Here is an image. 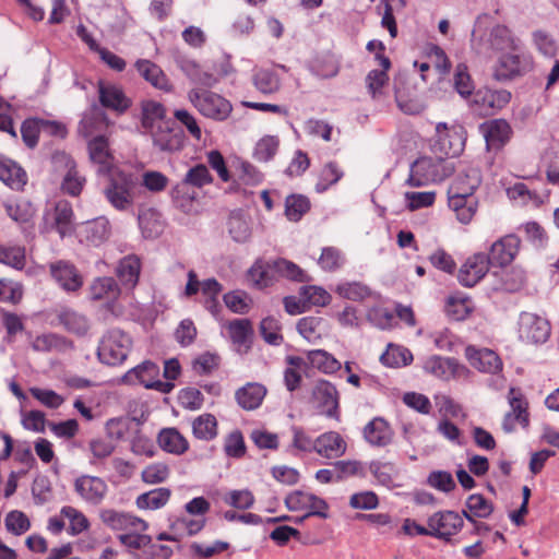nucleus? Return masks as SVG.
I'll list each match as a JSON object with an SVG mask.
<instances>
[{
	"label": "nucleus",
	"mask_w": 559,
	"mask_h": 559,
	"mask_svg": "<svg viewBox=\"0 0 559 559\" xmlns=\"http://www.w3.org/2000/svg\"><path fill=\"white\" fill-rule=\"evenodd\" d=\"M480 173L471 168L460 173L448 189V204L462 224H469L477 212L478 199L475 191L480 186Z\"/></svg>",
	"instance_id": "1"
},
{
	"label": "nucleus",
	"mask_w": 559,
	"mask_h": 559,
	"mask_svg": "<svg viewBox=\"0 0 559 559\" xmlns=\"http://www.w3.org/2000/svg\"><path fill=\"white\" fill-rule=\"evenodd\" d=\"M105 176L107 180L103 188V194L106 201L119 212L131 211L136 198V177L119 168Z\"/></svg>",
	"instance_id": "2"
},
{
	"label": "nucleus",
	"mask_w": 559,
	"mask_h": 559,
	"mask_svg": "<svg viewBox=\"0 0 559 559\" xmlns=\"http://www.w3.org/2000/svg\"><path fill=\"white\" fill-rule=\"evenodd\" d=\"M454 171L452 163L440 157L424 156L416 159L411 166L407 183L413 187L426 186L429 182H439Z\"/></svg>",
	"instance_id": "3"
},
{
	"label": "nucleus",
	"mask_w": 559,
	"mask_h": 559,
	"mask_svg": "<svg viewBox=\"0 0 559 559\" xmlns=\"http://www.w3.org/2000/svg\"><path fill=\"white\" fill-rule=\"evenodd\" d=\"M132 348V338L118 328L109 329L102 336L97 357L107 366H119L124 362Z\"/></svg>",
	"instance_id": "4"
},
{
	"label": "nucleus",
	"mask_w": 559,
	"mask_h": 559,
	"mask_svg": "<svg viewBox=\"0 0 559 559\" xmlns=\"http://www.w3.org/2000/svg\"><path fill=\"white\" fill-rule=\"evenodd\" d=\"M188 98L202 116L215 121H225L233 111L228 99L206 88H192Z\"/></svg>",
	"instance_id": "5"
},
{
	"label": "nucleus",
	"mask_w": 559,
	"mask_h": 559,
	"mask_svg": "<svg viewBox=\"0 0 559 559\" xmlns=\"http://www.w3.org/2000/svg\"><path fill=\"white\" fill-rule=\"evenodd\" d=\"M148 133L152 136L154 147L159 152L175 153L181 151L185 146V132L171 119L157 124L155 130Z\"/></svg>",
	"instance_id": "6"
},
{
	"label": "nucleus",
	"mask_w": 559,
	"mask_h": 559,
	"mask_svg": "<svg viewBox=\"0 0 559 559\" xmlns=\"http://www.w3.org/2000/svg\"><path fill=\"white\" fill-rule=\"evenodd\" d=\"M312 401L320 414L340 420V395L333 383L319 380L312 389Z\"/></svg>",
	"instance_id": "7"
},
{
	"label": "nucleus",
	"mask_w": 559,
	"mask_h": 559,
	"mask_svg": "<svg viewBox=\"0 0 559 559\" xmlns=\"http://www.w3.org/2000/svg\"><path fill=\"white\" fill-rule=\"evenodd\" d=\"M430 536L445 542L456 535L463 527V518L455 511H437L428 518Z\"/></svg>",
	"instance_id": "8"
},
{
	"label": "nucleus",
	"mask_w": 559,
	"mask_h": 559,
	"mask_svg": "<svg viewBox=\"0 0 559 559\" xmlns=\"http://www.w3.org/2000/svg\"><path fill=\"white\" fill-rule=\"evenodd\" d=\"M550 335L549 322L532 312H521L519 318V336L528 344L545 343Z\"/></svg>",
	"instance_id": "9"
},
{
	"label": "nucleus",
	"mask_w": 559,
	"mask_h": 559,
	"mask_svg": "<svg viewBox=\"0 0 559 559\" xmlns=\"http://www.w3.org/2000/svg\"><path fill=\"white\" fill-rule=\"evenodd\" d=\"M533 67L532 57L527 53L514 51L504 53L499 58L498 66L495 71V78L498 81L511 80L515 76L523 75Z\"/></svg>",
	"instance_id": "10"
},
{
	"label": "nucleus",
	"mask_w": 559,
	"mask_h": 559,
	"mask_svg": "<svg viewBox=\"0 0 559 559\" xmlns=\"http://www.w3.org/2000/svg\"><path fill=\"white\" fill-rule=\"evenodd\" d=\"M73 487L84 502L94 507L99 506L108 492V485L103 478L85 474L75 478Z\"/></svg>",
	"instance_id": "11"
},
{
	"label": "nucleus",
	"mask_w": 559,
	"mask_h": 559,
	"mask_svg": "<svg viewBox=\"0 0 559 559\" xmlns=\"http://www.w3.org/2000/svg\"><path fill=\"white\" fill-rule=\"evenodd\" d=\"M511 100V93L507 90L480 88L474 93L471 104L479 115H491L495 110L504 108Z\"/></svg>",
	"instance_id": "12"
},
{
	"label": "nucleus",
	"mask_w": 559,
	"mask_h": 559,
	"mask_svg": "<svg viewBox=\"0 0 559 559\" xmlns=\"http://www.w3.org/2000/svg\"><path fill=\"white\" fill-rule=\"evenodd\" d=\"M520 242V238L513 234L495 241L486 254L489 266L503 267L510 264L519 251Z\"/></svg>",
	"instance_id": "13"
},
{
	"label": "nucleus",
	"mask_w": 559,
	"mask_h": 559,
	"mask_svg": "<svg viewBox=\"0 0 559 559\" xmlns=\"http://www.w3.org/2000/svg\"><path fill=\"white\" fill-rule=\"evenodd\" d=\"M52 278L66 292H78L83 286V276L76 266L67 260H58L49 264Z\"/></svg>",
	"instance_id": "14"
},
{
	"label": "nucleus",
	"mask_w": 559,
	"mask_h": 559,
	"mask_svg": "<svg viewBox=\"0 0 559 559\" xmlns=\"http://www.w3.org/2000/svg\"><path fill=\"white\" fill-rule=\"evenodd\" d=\"M489 271L486 253L477 252L460 267L457 280L465 287L475 286Z\"/></svg>",
	"instance_id": "15"
},
{
	"label": "nucleus",
	"mask_w": 559,
	"mask_h": 559,
	"mask_svg": "<svg viewBox=\"0 0 559 559\" xmlns=\"http://www.w3.org/2000/svg\"><path fill=\"white\" fill-rule=\"evenodd\" d=\"M465 357L471 366L480 372L495 374L502 369L500 357L489 348H477L468 345L465 348Z\"/></svg>",
	"instance_id": "16"
},
{
	"label": "nucleus",
	"mask_w": 559,
	"mask_h": 559,
	"mask_svg": "<svg viewBox=\"0 0 559 559\" xmlns=\"http://www.w3.org/2000/svg\"><path fill=\"white\" fill-rule=\"evenodd\" d=\"M91 160L97 165V174L106 175L118 169L114 165V156L109 151V143L105 135H97L88 142Z\"/></svg>",
	"instance_id": "17"
},
{
	"label": "nucleus",
	"mask_w": 559,
	"mask_h": 559,
	"mask_svg": "<svg viewBox=\"0 0 559 559\" xmlns=\"http://www.w3.org/2000/svg\"><path fill=\"white\" fill-rule=\"evenodd\" d=\"M480 131L489 148L500 150L510 140L512 128L504 119H493L480 124Z\"/></svg>",
	"instance_id": "18"
},
{
	"label": "nucleus",
	"mask_w": 559,
	"mask_h": 559,
	"mask_svg": "<svg viewBox=\"0 0 559 559\" xmlns=\"http://www.w3.org/2000/svg\"><path fill=\"white\" fill-rule=\"evenodd\" d=\"M425 370L443 380L461 377L467 371L457 359L441 356L428 358L425 362Z\"/></svg>",
	"instance_id": "19"
},
{
	"label": "nucleus",
	"mask_w": 559,
	"mask_h": 559,
	"mask_svg": "<svg viewBox=\"0 0 559 559\" xmlns=\"http://www.w3.org/2000/svg\"><path fill=\"white\" fill-rule=\"evenodd\" d=\"M347 444L336 431H328L316 439V452L325 459H337L345 454Z\"/></svg>",
	"instance_id": "20"
},
{
	"label": "nucleus",
	"mask_w": 559,
	"mask_h": 559,
	"mask_svg": "<svg viewBox=\"0 0 559 559\" xmlns=\"http://www.w3.org/2000/svg\"><path fill=\"white\" fill-rule=\"evenodd\" d=\"M141 267L140 258L135 254H129L119 261L116 275L124 287L133 289L138 285Z\"/></svg>",
	"instance_id": "21"
},
{
	"label": "nucleus",
	"mask_w": 559,
	"mask_h": 559,
	"mask_svg": "<svg viewBox=\"0 0 559 559\" xmlns=\"http://www.w3.org/2000/svg\"><path fill=\"white\" fill-rule=\"evenodd\" d=\"M0 180L13 190H22L27 182L25 170L14 160L0 155Z\"/></svg>",
	"instance_id": "22"
},
{
	"label": "nucleus",
	"mask_w": 559,
	"mask_h": 559,
	"mask_svg": "<svg viewBox=\"0 0 559 559\" xmlns=\"http://www.w3.org/2000/svg\"><path fill=\"white\" fill-rule=\"evenodd\" d=\"M265 395V386L257 382H249L235 393L238 405L246 411L257 409L262 404Z\"/></svg>",
	"instance_id": "23"
},
{
	"label": "nucleus",
	"mask_w": 559,
	"mask_h": 559,
	"mask_svg": "<svg viewBox=\"0 0 559 559\" xmlns=\"http://www.w3.org/2000/svg\"><path fill=\"white\" fill-rule=\"evenodd\" d=\"M167 110L162 103L153 99H144L141 102V127L146 133L155 130L156 123L167 121Z\"/></svg>",
	"instance_id": "24"
},
{
	"label": "nucleus",
	"mask_w": 559,
	"mask_h": 559,
	"mask_svg": "<svg viewBox=\"0 0 559 559\" xmlns=\"http://www.w3.org/2000/svg\"><path fill=\"white\" fill-rule=\"evenodd\" d=\"M364 437L371 445L385 447L391 443L393 432L386 420L376 417L365 426Z\"/></svg>",
	"instance_id": "25"
},
{
	"label": "nucleus",
	"mask_w": 559,
	"mask_h": 559,
	"mask_svg": "<svg viewBox=\"0 0 559 559\" xmlns=\"http://www.w3.org/2000/svg\"><path fill=\"white\" fill-rule=\"evenodd\" d=\"M99 102L103 107L118 112H124L131 105L130 99L121 88L115 85H99Z\"/></svg>",
	"instance_id": "26"
},
{
	"label": "nucleus",
	"mask_w": 559,
	"mask_h": 559,
	"mask_svg": "<svg viewBox=\"0 0 559 559\" xmlns=\"http://www.w3.org/2000/svg\"><path fill=\"white\" fill-rule=\"evenodd\" d=\"M138 224L144 238L155 239L164 231L162 214L155 209H145L138 215Z\"/></svg>",
	"instance_id": "27"
},
{
	"label": "nucleus",
	"mask_w": 559,
	"mask_h": 559,
	"mask_svg": "<svg viewBox=\"0 0 559 559\" xmlns=\"http://www.w3.org/2000/svg\"><path fill=\"white\" fill-rule=\"evenodd\" d=\"M57 319L68 332L76 334L78 336H84L88 332V320L83 314L70 308L61 307L57 310Z\"/></svg>",
	"instance_id": "28"
},
{
	"label": "nucleus",
	"mask_w": 559,
	"mask_h": 559,
	"mask_svg": "<svg viewBox=\"0 0 559 559\" xmlns=\"http://www.w3.org/2000/svg\"><path fill=\"white\" fill-rule=\"evenodd\" d=\"M140 75L155 88L170 91L171 84L163 70L150 60H138L135 63Z\"/></svg>",
	"instance_id": "29"
},
{
	"label": "nucleus",
	"mask_w": 559,
	"mask_h": 559,
	"mask_svg": "<svg viewBox=\"0 0 559 559\" xmlns=\"http://www.w3.org/2000/svg\"><path fill=\"white\" fill-rule=\"evenodd\" d=\"M159 447L173 454H183L189 449L188 440L176 428H164L157 437Z\"/></svg>",
	"instance_id": "30"
},
{
	"label": "nucleus",
	"mask_w": 559,
	"mask_h": 559,
	"mask_svg": "<svg viewBox=\"0 0 559 559\" xmlns=\"http://www.w3.org/2000/svg\"><path fill=\"white\" fill-rule=\"evenodd\" d=\"M73 209L68 201L61 200L56 203L53 211V225L62 238L73 231Z\"/></svg>",
	"instance_id": "31"
},
{
	"label": "nucleus",
	"mask_w": 559,
	"mask_h": 559,
	"mask_svg": "<svg viewBox=\"0 0 559 559\" xmlns=\"http://www.w3.org/2000/svg\"><path fill=\"white\" fill-rule=\"evenodd\" d=\"M227 229L236 242L243 243L251 237V227L248 217L241 211L230 213Z\"/></svg>",
	"instance_id": "32"
},
{
	"label": "nucleus",
	"mask_w": 559,
	"mask_h": 559,
	"mask_svg": "<svg viewBox=\"0 0 559 559\" xmlns=\"http://www.w3.org/2000/svg\"><path fill=\"white\" fill-rule=\"evenodd\" d=\"M307 359L312 368L326 374L335 373L342 368L341 362L324 349L309 350L307 353Z\"/></svg>",
	"instance_id": "33"
},
{
	"label": "nucleus",
	"mask_w": 559,
	"mask_h": 559,
	"mask_svg": "<svg viewBox=\"0 0 559 559\" xmlns=\"http://www.w3.org/2000/svg\"><path fill=\"white\" fill-rule=\"evenodd\" d=\"M489 43L495 50H520L519 40L513 37L512 32L504 25H496L492 27Z\"/></svg>",
	"instance_id": "34"
},
{
	"label": "nucleus",
	"mask_w": 559,
	"mask_h": 559,
	"mask_svg": "<svg viewBox=\"0 0 559 559\" xmlns=\"http://www.w3.org/2000/svg\"><path fill=\"white\" fill-rule=\"evenodd\" d=\"M472 300L468 297L450 296L444 305L447 317L454 321H463L473 312Z\"/></svg>",
	"instance_id": "35"
},
{
	"label": "nucleus",
	"mask_w": 559,
	"mask_h": 559,
	"mask_svg": "<svg viewBox=\"0 0 559 559\" xmlns=\"http://www.w3.org/2000/svg\"><path fill=\"white\" fill-rule=\"evenodd\" d=\"M170 496L171 491L169 488L159 487L141 493L135 502L139 509L157 510L168 502Z\"/></svg>",
	"instance_id": "36"
},
{
	"label": "nucleus",
	"mask_w": 559,
	"mask_h": 559,
	"mask_svg": "<svg viewBox=\"0 0 559 559\" xmlns=\"http://www.w3.org/2000/svg\"><path fill=\"white\" fill-rule=\"evenodd\" d=\"M159 374V367L150 360H145L142 364L138 365L136 367L129 370L123 379L127 382H133L132 378L134 377L138 379L139 383L144 385L146 388V384H151V382L154 381V379L158 378Z\"/></svg>",
	"instance_id": "37"
},
{
	"label": "nucleus",
	"mask_w": 559,
	"mask_h": 559,
	"mask_svg": "<svg viewBox=\"0 0 559 559\" xmlns=\"http://www.w3.org/2000/svg\"><path fill=\"white\" fill-rule=\"evenodd\" d=\"M119 294L120 289L112 277H99L91 286V295L94 300H115Z\"/></svg>",
	"instance_id": "38"
},
{
	"label": "nucleus",
	"mask_w": 559,
	"mask_h": 559,
	"mask_svg": "<svg viewBox=\"0 0 559 559\" xmlns=\"http://www.w3.org/2000/svg\"><path fill=\"white\" fill-rule=\"evenodd\" d=\"M192 432L197 439L212 440L217 435V420L212 414H203L192 423Z\"/></svg>",
	"instance_id": "39"
},
{
	"label": "nucleus",
	"mask_w": 559,
	"mask_h": 559,
	"mask_svg": "<svg viewBox=\"0 0 559 559\" xmlns=\"http://www.w3.org/2000/svg\"><path fill=\"white\" fill-rule=\"evenodd\" d=\"M68 345H71L64 336L56 333L41 334L35 337L32 342V348L35 352L48 353L51 350H61Z\"/></svg>",
	"instance_id": "40"
},
{
	"label": "nucleus",
	"mask_w": 559,
	"mask_h": 559,
	"mask_svg": "<svg viewBox=\"0 0 559 559\" xmlns=\"http://www.w3.org/2000/svg\"><path fill=\"white\" fill-rule=\"evenodd\" d=\"M310 210V201L302 194H290L285 200V215L292 222H298Z\"/></svg>",
	"instance_id": "41"
},
{
	"label": "nucleus",
	"mask_w": 559,
	"mask_h": 559,
	"mask_svg": "<svg viewBox=\"0 0 559 559\" xmlns=\"http://www.w3.org/2000/svg\"><path fill=\"white\" fill-rule=\"evenodd\" d=\"M343 175L344 173L336 162L326 163L320 171L319 180L316 183V191L318 193L325 192L331 186L337 183Z\"/></svg>",
	"instance_id": "42"
},
{
	"label": "nucleus",
	"mask_w": 559,
	"mask_h": 559,
	"mask_svg": "<svg viewBox=\"0 0 559 559\" xmlns=\"http://www.w3.org/2000/svg\"><path fill=\"white\" fill-rule=\"evenodd\" d=\"M323 318L321 317H304L297 322V331L299 334L310 343H316L321 338V324Z\"/></svg>",
	"instance_id": "43"
},
{
	"label": "nucleus",
	"mask_w": 559,
	"mask_h": 559,
	"mask_svg": "<svg viewBox=\"0 0 559 559\" xmlns=\"http://www.w3.org/2000/svg\"><path fill=\"white\" fill-rule=\"evenodd\" d=\"M380 360L384 366L397 368L409 365L413 361V354L405 347L390 346L381 355Z\"/></svg>",
	"instance_id": "44"
},
{
	"label": "nucleus",
	"mask_w": 559,
	"mask_h": 559,
	"mask_svg": "<svg viewBox=\"0 0 559 559\" xmlns=\"http://www.w3.org/2000/svg\"><path fill=\"white\" fill-rule=\"evenodd\" d=\"M293 441L287 447L286 452L294 453L298 452H316V439L313 440L306 431L298 426H292Z\"/></svg>",
	"instance_id": "45"
},
{
	"label": "nucleus",
	"mask_w": 559,
	"mask_h": 559,
	"mask_svg": "<svg viewBox=\"0 0 559 559\" xmlns=\"http://www.w3.org/2000/svg\"><path fill=\"white\" fill-rule=\"evenodd\" d=\"M4 209L8 216L20 224L31 222L35 214L33 205L25 200L16 201L14 203H5Z\"/></svg>",
	"instance_id": "46"
},
{
	"label": "nucleus",
	"mask_w": 559,
	"mask_h": 559,
	"mask_svg": "<svg viewBox=\"0 0 559 559\" xmlns=\"http://www.w3.org/2000/svg\"><path fill=\"white\" fill-rule=\"evenodd\" d=\"M509 403L512 408L511 413H513V415L516 416L518 421L523 427H527L530 423L527 413L528 404L519 389L511 388L509 390Z\"/></svg>",
	"instance_id": "47"
},
{
	"label": "nucleus",
	"mask_w": 559,
	"mask_h": 559,
	"mask_svg": "<svg viewBox=\"0 0 559 559\" xmlns=\"http://www.w3.org/2000/svg\"><path fill=\"white\" fill-rule=\"evenodd\" d=\"M281 329L280 321L274 317H266L260 323V334L270 345L278 346L283 343Z\"/></svg>",
	"instance_id": "48"
},
{
	"label": "nucleus",
	"mask_w": 559,
	"mask_h": 559,
	"mask_svg": "<svg viewBox=\"0 0 559 559\" xmlns=\"http://www.w3.org/2000/svg\"><path fill=\"white\" fill-rule=\"evenodd\" d=\"M274 270L282 276L298 283L310 282L311 278L297 264L285 259L274 261Z\"/></svg>",
	"instance_id": "49"
},
{
	"label": "nucleus",
	"mask_w": 559,
	"mask_h": 559,
	"mask_svg": "<svg viewBox=\"0 0 559 559\" xmlns=\"http://www.w3.org/2000/svg\"><path fill=\"white\" fill-rule=\"evenodd\" d=\"M525 283L524 273L521 270L512 269L501 273L500 283L495 286V290H501L506 293L519 292Z\"/></svg>",
	"instance_id": "50"
},
{
	"label": "nucleus",
	"mask_w": 559,
	"mask_h": 559,
	"mask_svg": "<svg viewBox=\"0 0 559 559\" xmlns=\"http://www.w3.org/2000/svg\"><path fill=\"white\" fill-rule=\"evenodd\" d=\"M395 100L399 108L407 115H419L426 109V105L421 99L406 94L401 88H395Z\"/></svg>",
	"instance_id": "51"
},
{
	"label": "nucleus",
	"mask_w": 559,
	"mask_h": 559,
	"mask_svg": "<svg viewBox=\"0 0 559 559\" xmlns=\"http://www.w3.org/2000/svg\"><path fill=\"white\" fill-rule=\"evenodd\" d=\"M182 181L194 188H202L213 182V176L204 164H197L188 169Z\"/></svg>",
	"instance_id": "52"
},
{
	"label": "nucleus",
	"mask_w": 559,
	"mask_h": 559,
	"mask_svg": "<svg viewBox=\"0 0 559 559\" xmlns=\"http://www.w3.org/2000/svg\"><path fill=\"white\" fill-rule=\"evenodd\" d=\"M453 86L455 91L464 98L474 95V84L464 63H459L455 68Z\"/></svg>",
	"instance_id": "53"
},
{
	"label": "nucleus",
	"mask_w": 559,
	"mask_h": 559,
	"mask_svg": "<svg viewBox=\"0 0 559 559\" xmlns=\"http://www.w3.org/2000/svg\"><path fill=\"white\" fill-rule=\"evenodd\" d=\"M345 258L342 251L335 247H325L322 249L318 260L320 267L328 272H334L343 266Z\"/></svg>",
	"instance_id": "54"
},
{
	"label": "nucleus",
	"mask_w": 559,
	"mask_h": 559,
	"mask_svg": "<svg viewBox=\"0 0 559 559\" xmlns=\"http://www.w3.org/2000/svg\"><path fill=\"white\" fill-rule=\"evenodd\" d=\"M86 183L84 176L80 175L76 167L69 169L62 179L61 191L71 197H79Z\"/></svg>",
	"instance_id": "55"
},
{
	"label": "nucleus",
	"mask_w": 559,
	"mask_h": 559,
	"mask_svg": "<svg viewBox=\"0 0 559 559\" xmlns=\"http://www.w3.org/2000/svg\"><path fill=\"white\" fill-rule=\"evenodd\" d=\"M336 293L346 299L362 301L370 296V288L359 282H347L337 285Z\"/></svg>",
	"instance_id": "56"
},
{
	"label": "nucleus",
	"mask_w": 559,
	"mask_h": 559,
	"mask_svg": "<svg viewBox=\"0 0 559 559\" xmlns=\"http://www.w3.org/2000/svg\"><path fill=\"white\" fill-rule=\"evenodd\" d=\"M228 331L235 344L246 345L253 333L251 322L248 319H235L229 322Z\"/></svg>",
	"instance_id": "57"
},
{
	"label": "nucleus",
	"mask_w": 559,
	"mask_h": 559,
	"mask_svg": "<svg viewBox=\"0 0 559 559\" xmlns=\"http://www.w3.org/2000/svg\"><path fill=\"white\" fill-rule=\"evenodd\" d=\"M253 84L261 93L271 94L280 88V80L277 75L266 69L257 71L253 75Z\"/></svg>",
	"instance_id": "58"
},
{
	"label": "nucleus",
	"mask_w": 559,
	"mask_h": 559,
	"mask_svg": "<svg viewBox=\"0 0 559 559\" xmlns=\"http://www.w3.org/2000/svg\"><path fill=\"white\" fill-rule=\"evenodd\" d=\"M61 514L70 521L68 528L70 535H79L88 528L90 524L87 518L75 508L66 506L61 509Z\"/></svg>",
	"instance_id": "59"
},
{
	"label": "nucleus",
	"mask_w": 559,
	"mask_h": 559,
	"mask_svg": "<svg viewBox=\"0 0 559 559\" xmlns=\"http://www.w3.org/2000/svg\"><path fill=\"white\" fill-rule=\"evenodd\" d=\"M299 295L305 302L312 306H326L331 301V295L320 286H302L299 289Z\"/></svg>",
	"instance_id": "60"
},
{
	"label": "nucleus",
	"mask_w": 559,
	"mask_h": 559,
	"mask_svg": "<svg viewBox=\"0 0 559 559\" xmlns=\"http://www.w3.org/2000/svg\"><path fill=\"white\" fill-rule=\"evenodd\" d=\"M280 145V140L277 136L266 135L262 138L255 145L254 148V158L259 162H269L271 160Z\"/></svg>",
	"instance_id": "61"
},
{
	"label": "nucleus",
	"mask_w": 559,
	"mask_h": 559,
	"mask_svg": "<svg viewBox=\"0 0 559 559\" xmlns=\"http://www.w3.org/2000/svg\"><path fill=\"white\" fill-rule=\"evenodd\" d=\"M0 263L22 270L25 266V249L20 246L0 247Z\"/></svg>",
	"instance_id": "62"
},
{
	"label": "nucleus",
	"mask_w": 559,
	"mask_h": 559,
	"mask_svg": "<svg viewBox=\"0 0 559 559\" xmlns=\"http://www.w3.org/2000/svg\"><path fill=\"white\" fill-rule=\"evenodd\" d=\"M41 132V119L28 118L22 122L21 135L25 145L34 148L38 144L39 133Z\"/></svg>",
	"instance_id": "63"
},
{
	"label": "nucleus",
	"mask_w": 559,
	"mask_h": 559,
	"mask_svg": "<svg viewBox=\"0 0 559 559\" xmlns=\"http://www.w3.org/2000/svg\"><path fill=\"white\" fill-rule=\"evenodd\" d=\"M246 449L240 430H234L225 438L224 452L228 457L241 459L246 454Z\"/></svg>",
	"instance_id": "64"
}]
</instances>
